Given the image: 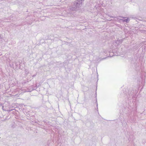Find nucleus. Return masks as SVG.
Segmentation results:
<instances>
[{
	"label": "nucleus",
	"instance_id": "0eeeda50",
	"mask_svg": "<svg viewBox=\"0 0 146 146\" xmlns=\"http://www.w3.org/2000/svg\"><path fill=\"white\" fill-rule=\"evenodd\" d=\"M112 53V52H110V56H111V53Z\"/></svg>",
	"mask_w": 146,
	"mask_h": 146
},
{
	"label": "nucleus",
	"instance_id": "423d86ee",
	"mask_svg": "<svg viewBox=\"0 0 146 146\" xmlns=\"http://www.w3.org/2000/svg\"><path fill=\"white\" fill-rule=\"evenodd\" d=\"M0 106H2V109L3 110V108H4V106L3 105V104H1L0 105Z\"/></svg>",
	"mask_w": 146,
	"mask_h": 146
},
{
	"label": "nucleus",
	"instance_id": "39448f33",
	"mask_svg": "<svg viewBox=\"0 0 146 146\" xmlns=\"http://www.w3.org/2000/svg\"><path fill=\"white\" fill-rule=\"evenodd\" d=\"M119 17L120 18L119 19H124V18H126V17Z\"/></svg>",
	"mask_w": 146,
	"mask_h": 146
},
{
	"label": "nucleus",
	"instance_id": "1a4fd4ad",
	"mask_svg": "<svg viewBox=\"0 0 146 146\" xmlns=\"http://www.w3.org/2000/svg\"><path fill=\"white\" fill-rule=\"evenodd\" d=\"M2 38L1 37V35H0V39H2Z\"/></svg>",
	"mask_w": 146,
	"mask_h": 146
},
{
	"label": "nucleus",
	"instance_id": "f03ea898",
	"mask_svg": "<svg viewBox=\"0 0 146 146\" xmlns=\"http://www.w3.org/2000/svg\"><path fill=\"white\" fill-rule=\"evenodd\" d=\"M120 20L121 21H122L123 22H125L127 23H128L129 21V19L127 18V19H120Z\"/></svg>",
	"mask_w": 146,
	"mask_h": 146
},
{
	"label": "nucleus",
	"instance_id": "6e6552de",
	"mask_svg": "<svg viewBox=\"0 0 146 146\" xmlns=\"http://www.w3.org/2000/svg\"><path fill=\"white\" fill-rule=\"evenodd\" d=\"M96 106H97V110H98V104L97 103Z\"/></svg>",
	"mask_w": 146,
	"mask_h": 146
},
{
	"label": "nucleus",
	"instance_id": "f257e3e1",
	"mask_svg": "<svg viewBox=\"0 0 146 146\" xmlns=\"http://www.w3.org/2000/svg\"><path fill=\"white\" fill-rule=\"evenodd\" d=\"M84 0H76L74 2V4L71 9L72 11H76L79 9L82 4V2Z\"/></svg>",
	"mask_w": 146,
	"mask_h": 146
},
{
	"label": "nucleus",
	"instance_id": "9d476101",
	"mask_svg": "<svg viewBox=\"0 0 146 146\" xmlns=\"http://www.w3.org/2000/svg\"><path fill=\"white\" fill-rule=\"evenodd\" d=\"M112 17V18H113V17Z\"/></svg>",
	"mask_w": 146,
	"mask_h": 146
},
{
	"label": "nucleus",
	"instance_id": "7ed1b4c3",
	"mask_svg": "<svg viewBox=\"0 0 146 146\" xmlns=\"http://www.w3.org/2000/svg\"><path fill=\"white\" fill-rule=\"evenodd\" d=\"M123 41V40L122 39L121 40H117V42H119L120 43V44H121Z\"/></svg>",
	"mask_w": 146,
	"mask_h": 146
},
{
	"label": "nucleus",
	"instance_id": "20e7f679",
	"mask_svg": "<svg viewBox=\"0 0 146 146\" xmlns=\"http://www.w3.org/2000/svg\"><path fill=\"white\" fill-rule=\"evenodd\" d=\"M13 111V113L16 111V110L15 109H13L9 110V111Z\"/></svg>",
	"mask_w": 146,
	"mask_h": 146
}]
</instances>
